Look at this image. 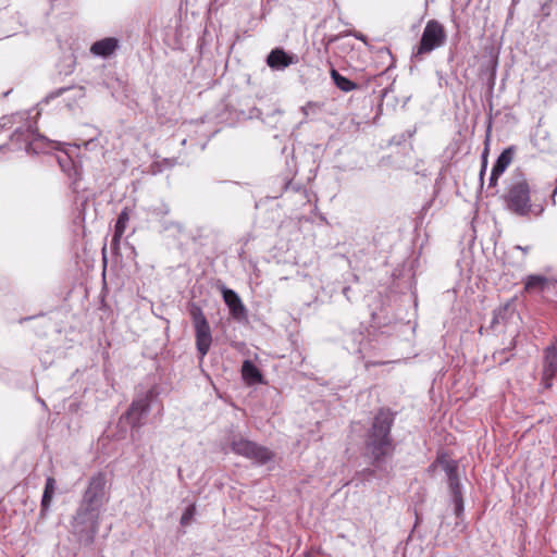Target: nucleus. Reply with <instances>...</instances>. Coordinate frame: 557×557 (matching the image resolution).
<instances>
[{"label":"nucleus","instance_id":"1","mask_svg":"<svg viewBox=\"0 0 557 557\" xmlns=\"http://www.w3.org/2000/svg\"><path fill=\"white\" fill-rule=\"evenodd\" d=\"M393 421V416L387 410H380L374 418L367 442L368 448L374 459L384 457L392 448L389 432Z\"/></svg>","mask_w":557,"mask_h":557},{"label":"nucleus","instance_id":"2","mask_svg":"<svg viewBox=\"0 0 557 557\" xmlns=\"http://www.w3.org/2000/svg\"><path fill=\"white\" fill-rule=\"evenodd\" d=\"M101 511L79 505L72 520V532L81 543L89 545L99 531Z\"/></svg>","mask_w":557,"mask_h":557},{"label":"nucleus","instance_id":"3","mask_svg":"<svg viewBox=\"0 0 557 557\" xmlns=\"http://www.w3.org/2000/svg\"><path fill=\"white\" fill-rule=\"evenodd\" d=\"M506 202L509 210L518 215H527L531 210L530 186L520 177L513 181L507 191Z\"/></svg>","mask_w":557,"mask_h":557},{"label":"nucleus","instance_id":"4","mask_svg":"<svg viewBox=\"0 0 557 557\" xmlns=\"http://www.w3.org/2000/svg\"><path fill=\"white\" fill-rule=\"evenodd\" d=\"M189 312L195 329L197 351L202 359L208 354L212 344L211 329L200 307L193 305Z\"/></svg>","mask_w":557,"mask_h":557},{"label":"nucleus","instance_id":"5","mask_svg":"<svg viewBox=\"0 0 557 557\" xmlns=\"http://www.w3.org/2000/svg\"><path fill=\"white\" fill-rule=\"evenodd\" d=\"M446 34L442 24L435 20L426 23L416 55L429 53L444 45Z\"/></svg>","mask_w":557,"mask_h":557},{"label":"nucleus","instance_id":"6","mask_svg":"<svg viewBox=\"0 0 557 557\" xmlns=\"http://www.w3.org/2000/svg\"><path fill=\"white\" fill-rule=\"evenodd\" d=\"M106 479L102 474L92 476L83 496L81 506L101 511L106 503Z\"/></svg>","mask_w":557,"mask_h":557},{"label":"nucleus","instance_id":"7","mask_svg":"<svg viewBox=\"0 0 557 557\" xmlns=\"http://www.w3.org/2000/svg\"><path fill=\"white\" fill-rule=\"evenodd\" d=\"M557 373V341L544 350L542 380L545 387H550Z\"/></svg>","mask_w":557,"mask_h":557},{"label":"nucleus","instance_id":"8","mask_svg":"<svg viewBox=\"0 0 557 557\" xmlns=\"http://www.w3.org/2000/svg\"><path fill=\"white\" fill-rule=\"evenodd\" d=\"M221 292L231 315L238 321L246 319L247 310L237 293L225 286H222Z\"/></svg>","mask_w":557,"mask_h":557},{"label":"nucleus","instance_id":"9","mask_svg":"<svg viewBox=\"0 0 557 557\" xmlns=\"http://www.w3.org/2000/svg\"><path fill=\"white\" fill-rule=\"evenodd\" d=\"M437 462L442 466L447 475L449 491L453 498L462 496L461 484L457 474V463L455 460L440 458Z\"/></svg>","mask_w":557,"mask_h":557},{"label":"nucleus","instance_id":"10","mask_svg":"<svg viewBox=\"0 0 557 557\" xmlns=\"http://www.w3.org/2000/svg\"><path fill=\"white\" fill-rule=\"evenodd\" d=\"M149 412V401L147 397L135 399L126 412L132 428H140L141 419Z\"/></svg>","mask_w":557,"mask_h":557},{"label":"nucleus","instance_id":"11","mask_svg":"<svg viewBox=\"0 0 557 557\" xmlns=\"http://www.w3.org/2000/svg\"><path fill=\"white\" fill-rule=\"evenodd\" d=\"M295 62V58L287 54L282 49L272 50L267 58L268 65L274 70H283Z\"/></svg>","mask_w":557,"mask_h":557},{"label":"nucleus","instance_id":"12","mask_svg":"<svg viewBox=\"0 0 557 557\" xmlns=\"http://www.w3.org/2000/svg\"><path fill=\"white\" fill-rule=\"evenodd\" d=\"M117 48V40L115 38H104L96 41L90 47V52L95 55L107 58L111 55Z\"/></svg>","mask_w":557,"mask_h":557},{"label":"nucleus","instance_id":"13","mask_svg":"<svg viewBox=\"0 0 557 557\" xmlns=\"http://www.w3.org/2000/svg\"><path fill=\"white\" fill-rule=\"evenodd\" d=\"M517 318V312L511 304H506L499 309L494 311V317L492 320V327H496L497 325H507L511 320Z\"/></svg>","mask_w":557,"mask_h":557},{"label":"nucleus","instance_id":"14","mask_svg":"<svg viewBox=\"0 0 557 557\" xmlns=\"http://www.w3.org/2000/svg\"><path fill=\"white\" fill-rule=\"evenodd\" d=\"M274 457V454L267 447L259 446L256 443L251 448V453L248 455V459H251L253 462L258 465H265L271 461Z\"/></svg>","mask_w":557,"mask_h":557},{"label":"nucleus","instance_id":"15","mask_svg":"<svg viewBox=\"0 0 557 557\" xmlns=\"http://www.w3.org/2000/svg\"><path fill=\"white\" fill-rule=\"evenodd\" d=\"M128 221H129V210H128V208H124L120 212L116 223H115L114 234H113V239H112L113 244H119L121 237L123 236V234L127 227Z\"/></svg>","mask_w":557,"mask_h":557},{"label":"nucleus","instance_id":"16","mask_svg":"<svg viewBox=\"0 0 557 557\" xmlns=\"http://www.w3.org/2000/svg\"><path fill=\"white\" fill-rule=\"evenodd\" d=\"M515 149L513 147H509L505 149L497 158L495 164L493 165V171L496 172V174H503L506 169L509 166V164L512 161Z\"/></svg>","mask_w":557,"mask_h":557},{"label":"nucleus","instance_id":"17","mask_svg":"<svg viewBox=\"0 0 557 557\" xmlns=\"http://www.w3.org/2000/svg\"><path fill=\"white\" fill-rule=\"evenodd\" d=\"M242 375L250 384L261 382L262 379L260 371L250 360L243 362Z\"/></svg>","mask_w":557,"mask_h":557},{"label":"nucleus","instance_id":"18","mask_svg":"<svg viewBox=\"0 0 557 557\" xmlns=\"http://www.w3.org/2000/svg\"><path fill=\"white\" fill-rule=\"evenodd\" d=\"M253 444V442L246 438L234 436L231 442V449L235 454L247 458L249 453H251Z\"/></svg>","mask_w":557,"mask_h":557},{"label":"nucleus","instance_id":"19","mask_svg":"<svg viewBox=\"0 0 557 557\" xmlns=\"http://www.w3.org/2000/svg\"><path fill=\"white\" fill-rule=\"evenodd\" d=\"M331 76L334 81V84L341 90L348 92L357 88V84L348 79L347 77L341 75L336 70H331Z\"/></svg>","mask_w":557,"mask_h":557},{"label":"nucleus","instance_id":"20","mask_svg":"<svg viewBox=\"0 0 557 557\" xmlns=\"http://www.w3.org/2000/svg\"><path fill=\"white\" fill-rule=\"evenodd\" d=\"M548 283V280L546 276L543 275H530L527 277L524 288L528 292L534 290V289H543Z\"/></svg>","mask_w":557,"mask_h":557},{"label":"nucleus","instance_id":"21","mask_svg":"<svg viewBox=\"0 0 557 557\" xmlns=\"http://www.w3.org/2000/svg\"><path fill=\"white\" fill-rule=\"evenodd\" d=\"M54 488H55L54 479L48 478L46 481V486H45V491H44V495H42V499H41L42 510H47L49 508L50 503L53 497Z\"/></svg>","mask_w":557,"mask_h":557},{"label":"nucleus","instance_id":"22","mask_svg":"<svg viewBox=\"0 0 557 557\" xmlns=\"http://www.w3.org/2000/svg\"><path fill=\"white\" fill-rule=\"evenodd\" d=\"M151 215L158 218L160 221L170 213V206L163 201L150 208Z\"/></svg>","mask_w":557,"mask_h":557},{"label":"nucleus","instance_id":"23","mask_svg":"<svg viewBox=\"0 0 557 557\" xmlns=\"http://www.w3.org/2000/svg\"><path fill=\"white\" fill-rule=\"evenodd\" d=\"M195 512H196V506L193 504V505H189L183 512L182 517H181V524L183 527H187L190 524L194 516H195Z\"/></svg>","mask_w":557,"mask_h":557},{"label":"nucleus","instance_id":"24","mask_svg":"<svg viewBox=\"0 0 557 557\" xmlns=\"http://www.w3.org/2000/svg\"><path fill=\"white\" fill-rule=\"evenodd\" d=\"M320 107L314 102H308L307 104L301 107V111L306 116L317 113Z\"/></svg>","mask_w":557,"mask_h":557},{"label":"nucleus","instance_id":"25","mask_svg":"<svg viewBox=\"0 0 557 557\" xmlns=\"http://www.w3.org/2000/svg\"><path fill=\"white\" fill-rule=\"evenodd\" d=\"M455 503V511L457 516H460L463 511V499L462 496L453 498Z\"/></svg>","mask_w":557,"mask_h":557},{"label":"nucleus","instance_id":"26","mask_svg":"<svg viewBox=\"0 0 557 557\" xmlns=\"http://www.w3.org/2000/svg\"><path fill=\"white\" fill-rule=\"evenodd\" d=\"M502 174H496V172H494L492 170V173H491V176H490V186H496L497 184V181L499 178Z\"/></svg>","mask_w":557,"mask_h":557},{"label":"nucleus","instance_id":"27","mask_svg":"<svg viewBox=\"0 0 557 557\" xmlns=\"http://www.w3.org/2000/svg\"><path fill=\"white\" fill-rule=\"evenodd\" d=\"M486 165H487V160H486V158L484 157V158H483L482 168H481V171H480V177H481V178L483 177V175H484V173H485Z\"/></svg>","mask_w":557,"mask_h":557},{"label":"nucleus","instance_id":"28","mask_svg":"<svg viewBox=\"0 0 557 557\" xmlns=\"http://www.w3.org/2000/svg\"><path fill=\"white\" fill-rule=\"evenodd\" d=\"M516 249L521 250L523 253H528L530 250V247L529 246L522 247V246L518 245V246H516Z\"/></svg>","mask_w":557,"mask_h":557},{"label":"nucleus","instance_id":"29","mask_svg":"<svg viewBox=\"0 0 557 557\" xmlns=\"http://www.w3.org/2000/svg\"><path fill=\"white\" fill-rule=\"evenodd\" d=\"M65 90H66V88H61L53 96H60Z\"/></svg>","mask_w":557,"mask_h":557},{"label":"nucleus","instance_id":"30","mask_svg":"<svg viewBox=\"0 0 557 557\" xmlns=\"http://www.w3.org/2000/svg\"><path fill=\"white\" fill-rule=\"evenodd\" d=\"M30 149H33V144H29L28 147H27V150L29 151Z\"/></svg>","mask_w":557,"mask_h":557},{"label":"nucleus","instance_id":"31","mask_svg":"<svg viewBox=\"0 0 557 557\" xmlns=\"http://www.w3.org/2000/svg\"><path fill=\"white\" fill-rule=\"evenodd\" d=\"M556 194H557V187L554 189L553 198L555 197Z\"/></svg>","mask_w":557,"mask_h":557}]
</instances>
